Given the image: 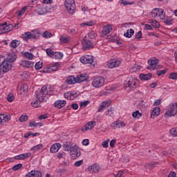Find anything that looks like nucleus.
Returning <instances> with one entry per match:
<instances>
[{"instance_id": "1", "label": "nucleus", "mask_w": 177, "mask_h": 177, "mask_svg": "<svg viewBox=\"0 0 177 177\" xmlns=\"http://www.w3.org/2000/svg\"><path fill=\"white\" fill-rule=\"evenodd\" d=\"M10 68H12L10 62L6 61L5 57L0 56V71L3 73H8Z\"/></svg>"}, {"instance_id": "2", "label": "nucleus", "mask_w": 177, "mask_h": 177, "mask_svg": "<svg viewBox=\"0 0 177 177\" xmlns=\"http://www.w3.org/2000/svg\"><path fill=\"white\" fill-rule=\"evenodd\" d=\"M64 6L70 15L75 13V1L74 0H66Z\"/></svg>"}, {"instance_id": "3", "label": "nucleus", "mask_w": 177, "mask_h": 177, "mask_svg": "<svg viewBox=\"0 0 177 177\" xmlns=\"http://www.w3.org/2000/svg\"><path fill=\"white\" fill-rule=\"evenodd\" d=\"M102 85H104V78L103 77H96L93 80L92 86L94 88H101Z\"/></svg>"}, {"instance_id": "4", "label": "nucleus", "mask_w": 177, "mask_h": 177, "mask_svg": "<svg viewBox=\"0 0 177 177\" xmlns=\"http://www.w3.org/2000/svg\"><path fill=\"white\" fill-rule=\"evenodd\" d=\"M22 38L24 41H28V39H38L39 38V33H30V32H26L22 35Z\"/></svg>"}, {"instance_id": "5", "label": "nucleus", "mask_w": 177, "mask_h": 177, "mask_svg": "<svg viewBox=\"0 0 177 177\" xmlns=\"http://www.w3.org/2000/svg\"><path fill=\"white\" fill-rule=\"evenodd\" d=\"M93 60V56L91 55H86L80 57V62L83 64H91V66H95V62Z\"/></svg>"}, {"instance_id": "6", "label": "nucleus", "mask_w": 177, "mask_h": 177, "mask_svg": "<svg viewBox=\"0 0 177 177\" xmlns=\"http://www.w3.org/2000/svg\"><path fill=\"white\" fill-rule=\"evenodd\" d=\"M82 49L83 50H89V49H92V48H95V44L91 41V40H88L86 37L84 39V40L82 41Z\"/></svg>"}, {"instance_id": "7", "label": "nucleus", "mask_w": 177, "mask_h": 177, "mask_svg": "<svg viewBox=\"0 0 177 177\" xmlns=\"http://www.w3.org/2000/svg\"><path fill=\"white\" fill-rule=\"evenodd\" d=\"M158 63H160V61L158 59L153 58L148 61V64H149V66H147L148 70H157L158 68Z\"/></svg>"}, {"instance_id": "8", "label": "nucleus", "mask_w": 177, "mask_h": 177, "mask_svg": "<svg viewBox=\"0 0 177 177\" xmlns=\"http://www.w3.org/2000/svg\"><path fill=\"white\" fill-rule=\"evenodd\" d=\"M70 153L72 160H77V158L81 156V152L78 151V147L77 146H72L70 149Z\"/></svg>"}, {"instance_id": "9", "label": "nucleus", "mask_w": 177, "mask_h": 177, "mask_svg": "<svg viewBox=\"0 0 177 177\" xmlns=\"http://www.w3.org/2000/svg\"><path fill=\"white\" fill-rule=\"evenodd\" d=\"M120 64H121V61L117 59H111L107 63V66L109 68H115L117 67H120Z\"/></svg>"}, {"instance_id": "10", "label": "nucleus", "mask_w": 177, "mask_h": 177, "mask_svg": "<svg viewBox=\"0 0 177 177\" xmlns=\"http://www.w3.org/2000/svg\"><path fill=\"white\" fill-rule=\"evenodd\" d=\"M96 125L95 121H91L88 122L84 127L82 128V131L83 132H85V131H91L95 128V126Z\"/></svg>"}, {"instance_id": "11", "label": "nucleus", "mask_w": 177, "mask_h": 177, "mask_svg": "<svg viewBox=\"0 0 177 177\" xmlns=\"http://www.w3.org/2000/svg\"><path fill=\"white\" fill-rule=\"evenodd\" d=\"M35 11L36 12V13H37V15H46V13H48V10H46V8H45L44 6L41 5H37L36 8L35 9Z\"/></svg>"}, {"instance_id": "12", "label": "nucleus", "mask_w": 177, "mask_h": 177, "mask_svg": "<svg viewBox=\"0 0 177 177\" xmlns=\"http://www.w3.org/2000/svg\"><path fill=\"white\" fill-rule=\"evenodd\" d=\"M113 31V28L111 27V25L108 24L103 27V30L102 31L101 37H104L108 34H110Z\"/></svg>"}, {"instance_id": "13", "label": "nucleus", "mask_w": 177, "mask_h": 177, "mask_svg": "<svg viewBox=\"0 0 177 177\" xmlns=\"http://www.w3.org/2000/svg\"><path fill=\"white\" fill-rule=\"evenodd\" d=\"M39 93H41V95H48L49 96H52V95H53L52 93V90H50V88H48V86H42L41 90L39 91Z\"/></svg>"}, {"instance_id": "14", "label": "nucleus", "mask_w": 177, "mask_h": 177, "mask_svg": "<svg viewBox=\"0 0 177 177\" xmlns=\"http://www.w3.org/2000/svg\"><path fill=\"white\" fill-rule=\"evenodd\" d=\"M26 177H42V173L38 171H31L26 175Z\"/></svg>"}, {"instance_id": "15", "label": "nucleus", "mask_w": 177, "mask_h": 177, "mask_svg": "<svg viewBox=\"0 0 177 177\" xmlns=\"http://www.w3.org/2000/svg\"><path fill=\"white\" fill-rule=\"evenodd\" d=\"M62 147V144L55 143L53 145L50 149V153H57L59 151V149Z\"/></svg>"}, {"instance_id": "16", "label": "nucleus", "mask_w": 177, "mask_h": 177, "mask_svg": "<svg viewBox=\"0 0 177 177\" xmlns=\"http://www.w3.org/2000/svg\"><path fill=\"white\" fill-rule=\"evenodd\" d=\"M88 80V74H81L76 77V80L77 82H84V81H86Z\"/></svg>"}, {"instance_id": "17", "label": "nucleus", "mask_w": 177, "mask_h": 177, "mask_svg": "<svg viewBox=\"0 0 177 177\" xmlns=\"http://www.w3.org/2000/svg\"><path fill=\"white\" fill-rule=\"evenodd\" d=\"M66 100H58L55 102V107H56V109H62V107L66 106Z\"/></svg>"}, {"instance_id": "18", "label": "nucleus", "mask_w": 177, "mask_h": 177, "mask_svg": "<svg viewBox=\"0 0 177 177\" xmlns=\"http://www.w3.org/2000/svg\"><path fill=\"white\" fill-rule=\"evenodd\" d=\"M31 156L30 153H22L14 157L15 160H26V158H28Z\"/></svg>"}, {"instance_id": "19", "label": "nucleus", "mask_w": 177, "mask_h": 177, "mask_svg": "<svg viewBox=\"0 0 177 177\" xmlns=\"http://www.w3.org/2000/svg\"><path fill=\"white\" fill-rule=\"evenodd\" d=\"M22 67H27L28 68H32L34 67V62L30 61H22L21 62Z\"/></svg>"}, {"instance_id": "20", "label": "nucleus", "mask_w": 177, "mask_h": 177, "mask_svg": "<svg viewBox=\"0 0 177 177\" xmlns=\"http://www.w3.org/2000/svg\"><path fill=\"white\" fill-rule=\"evenodd\" d=\"M152 74L151 73H148V74H143L141 73L140 74V79L142 80V81H149L150 80H151V77H152Z\"/></svg>"}, {"instance_id": "21", "label": "nucleus", "mask_w": 177, "mask_h": 177, "mask_svg": "<svg viewBox=\"0 0 177 177\" xmlns=\"http://www.w3.org/2000/svg\"><path fill=\"white\" fill-rule=\"evenodd\" d=\"M89 172H99V165L94 164L88 167Z\"/></svg>"}, {"instance_id": "22", "label": "nucleus", "mask_w": 177, "mask_h": 177, "mask_svg": "<svg viewBox=\"0 0 177 177\" xmlns=\"http://www.w3.org/2000/svg\"><path fill=\"white\" fill-rule=\"evenodd\" d=\"M111 127L112 128H122L125 127V124H124V122H114L111 123Z\"/></svg>"}, {"instance_id": "23", "label": "nucleus", "mask_w": 177, "mask_h": 177, "mask_svg": "<svg viewBox=\"0 0 177 177\" xmlns=\"http://www.w3.org/2000/svg\"><path fill=\"white\" fill-rule=\"evenodd\" d=\"M109 102L105 101L104 102H102L100 107L98 108V111L99 113H102V111H103L104 110H106L107 109V107H109Z\"/></svg>"}, {"instance_id": "24", "label": "nucleus", "mask_w": 177, "mask_h": 177, "mask_svg": "<svg viewBox=\"0 0 177 177\" xmlns=\"http://www.w3.org/2000/svg\"><path fill=\"white\" fill-rule=\"evenodd\" d=\"M66 84L68 85H73L74 84H77V78L74 77V76H70L67 78L66 81Z\"/></svg>"}, {"instance_id": "25", "label": "nucleus", "mask_w": 177, "mask_h": 177, "mask_svg": "<svg viewBox=\"0 0 177 177\" xmlns=\"http://www.w3.org/2000/svg\"><path fill=\"white\" fill-rule=\"evenodd\" d=\"M157 115H160V107L156 106L151 112V118H154L157 117Z\"/></svg>"}, {"instance_id": "26", "label": "nucleus", "mask_w": 177, "mask_h": 177, "mask_svg": "<svg viewBox=\"0 0 177 177\" xmlns=\"http://www.w3.org/2000/svg\"><path fill=\"white\" fill-rule=\"evenodd\" d=\"M59 63H56L55 65L50 66L48 68L47 73H52V71H57L59 67Z\"/></svg>"}, {"instance_id": "27", "label": "nucleus", "mask_w": 177, "mask_h": 177, "mask_svg": "<svg viewBox=\"0 0 177 177\" xmlns=\"http://www.w3.org/2000/svg\"><path fill=\"white\" fill-rule=\"evenodd\" d=\"M63 147L65 151H69V150L73 147V144L71 142L67 141L64 144Z\"/></svg>"}, {"instance_id": "28", "label": "nucleus", "mask_w": 177, "mask_h": 177, "mask_svg": "<svg viewBox=\"0 0 177 177\" xmlns=\"http://www.w3.org/2000/svg\"><path fill=\"white\" fill-rule=\"evenodd\" d=\"M17 58V57L15 55V54H9L7 57V62L13 63V62L16 61Z\"/></svg>"}, {"instance_id": "29", "label": "nucleus", "mask_w": 177, "mask_h": 177, "mask_svg": "<svg viewBox=\"0 0 177 177\" xmlns=\"http://www.w3.org/2000/svg\"><path fill=\"white\" fill-rule=\"evenodd\" d=\"M22 55L24 57H26V59H28V60H32V59H34V55L29 52L22 53Z\"/></svg>"}, {"instance_id": "30", "label": "nucleus", "mask_w": 177, "mask_h": 177, "mask_svg": "<svg viewBox=\"0 0 177 177\" xmlns=\"http://www.w3.org/2000/svg\"><path fill=\"white\" fill-rule=\"evenodd\" d=\"M60 42L62 44H68V42H70V37L64 35L60 37Z\"/></svg>"}, {"instance_id": "31", "label": "nucleus", "mask_w": 177, "mask_h": 177, "mask_svg": "<svg viewBox=\"0 0 177 177\" xmlns=\"http://www.w3.org/2000/svg\"><path fill=\"white\" fill-rule=\"evenodd\" d=\"M127 85L129 88H133L136 85V82L131 77L128 80Z\"/></svg>"}, {"instance_id": "32", "label": "nucleus", "mask_w": 177, "mask_h": 177, "mask_svg": "<svg viewBox=\"0 0 177 177\" xmlns=\"http://www.w3.org/2000/svg\"><path fill=\"white\" fill-rule=\"evenodd\" d=\"M8 122V115L5 114H0V125L1 124H5Z\"/></svg>"}, {"instance_id": "33", "label": "nucleus", "mask_w": 177, "mask_h": 177, "mask_svg": "<svg viewBox=\"0 0 177 177\" xmlns=\"http://www.w3.org/2000/svg\"><path fill=\"white\" fill-rule=\"evenodd\" d=\"M133 34H135V30H133V29H130L127 30V32L124 34V36L126 37V38H131Z\"/></svg>"}, {"instance_id": "34", "label": "nucleus", "mask_w": 177, "mask_h": 177, "mask_svg": "<svg viewBox=\"0 0 177 177\" xmlns=\"http://www.w3.org/2000/svg\"><path fill=\"white\" fill-rule=\"evenodd\" d=\"M19 45H20V41L16 39L12 40L10 44V46H11V48H17Z\"/></svg>"}, {"instance_id": "35", "label": "nucleus", "mask_w": 177, "mask_h": 177, "mask_svg": "<svg viewBox=\"0 0 177 177\" xmlns=\"http://www.w3.org/2000/svg\"><path fill=\"white\" fill-rule=\"evenodd\" d=\"M152 17H157L160 15V8H154L151 12Z\"/></svg>"}, {"instance_id": "36", "label": "nucleus", "mask_w": 177, "mask_h": 177, "mask_svg": "<svg viewBox=\"0 0 177 177\" xmlns=\"http://www.w3.org/2000/svg\"><path fill=\"white\" fill-rule=\"evenodd\" d=\"M21 92H23V93H27L28 92V85L24 84L21 86Z\"/></svg>"}, {"instance_id": "37", "label": "nucleus", "mask_w": 177, "mask_h": 177, "mask_svg": "<svg viewBox=\"0 0 177 177\" xmlns=\"http://www.w3.org/2000/svg\"><path fill=\"white\" fill-rule=\"evenodd\" d=\"M95 24V22L93 21H86L80 24L81 27H85V26H88V27H91V26H93Z\"/></svg>"}, {"instance_id": "38", "label": "nucleus", "mask_w": 177, "mask_h": 177, "mask_svg": "<svg viewBox=\"0 0 177 177\" xmlns=\"http://www.w3.org/2000/svg\"><path fill=\"white\" fill-rule=\"evenodd\" d=\"M156 163L155 162H151V163H147L144 165L145 168H146V169H153V168H154V165Z\"/></svg>"}, {"instance_id": "39", "label": "nucleus", "mask_w": 177, "mask_h": 177, "mask_svg": "<svg viewBox=\"0 0 177 177\" xmlns=\"http://www.w3.org/2000/svg\"><path fill=\"white\" fill-rule=\"evenodd\" d=\"M158 17L160 18L161 20H164V19H165V12H164V10H162V8H160Z\"/></svg>"}, {"instance_id": "40", "label": "nucleus", "mask_w": 177, "mask_h": 177, "mask_svg": "<svg viewBox=\"0 0 177 177\" xmlns=\"http://www.w3.org/2000/svg\"><path fill=\"white\" fill-rule=\"evenodd\" d=\"M88 37L91 38V39H95L96 37H97V34L93 31H91L88 33Z\"/></svg>"}, {"instance_id": "41", "label": "nucleus", "mask_w": 177, "mask_h": 177, "mask_svg": "<svg viewBox=\"0 0 177 177\" xmlns=\"http://www.w3.org/2000/svg\"><path fill=\"white\" fill-rule=\"evenodd\" d=\"M149 23H151V24H152L153 27L155 28H160V23H158V21L151 19Z\"/></svg>"}, {"instance_id": "42", "label": "nucleus", "mask_w": 177, "mask_h": 177, "mask_svg": "<svg viewBox=\"0 0 177 177\" xmlns=\"http://www.w3.org/2000/svg\"><path fill=\"white\" fill-rule=\"evenodd\" d=\"M31 104H32V107H35V109H37V107H41V102H39L38 100L32 102Z\"/></svg>"}, {"instance_id": "43", "label": "nucleus", "mask_w": 177, "mask_h": 177, "mask_svg": "<svg viewBox=\"0 0 177 177\" xmlns=\"http://www.w3.org/2000/svg\"><path fill=\"white\" fill-rule=\"evenodd\" d=\"M52 35V32L49 31H45L42 34V37H44V38H51Z\"/></svg>"}, {"instance_id": "44", "label": "nucleus", "mask_w": 177, "mask_h": 177, "mask_svg": "<svg viewBox=\"0 0 177 177\" xmlns=\"http://www.w3.org/2000/svg\"><path fill=\"white\" fill-rule=\"evenodd\" d=\"M133 118H140L142 117V113H140L139 111H136L132 113Z\"/></svg>"}, {"instance_id": "45", "label": "nucleus", "mask_w": 177, "mask_h": 177, "mask_svg": "<svg viewBox=\"0 0 177 177\" xmlns=\"http://www.w3.org/2000/svg\"><path fill=\"white\" fill-rule=\"evenodd\" d=\"M21 168H23V164H17L15 165L12 167V170L13 171H19V169H21Z\"/></svg>"}, {"instance_id": "46", "label": "nucleus", "mask_w": 177, "mask_h": 177, "mask_svg": "<svg viewBox=\"0 0 177 177\" xmlns=\"http://www.w3.org/2000/svg\"><path fill=\"white\" fill-rule=\"evenodd\" d=\"M64 96L66 99H68L70 100L71 99V96H74V94H73L71 91H68L64 93Z\"/></svg>"}, {"instance_id": "47", "label": "nucleus", "mask_w": 177, "mask_h": 177, "mask_svg": "<svg viewBox=\"0 0 177 177\" xmlns=\"http://www.w3.org/2000/svg\"><path fill=\"white\" fill-rule=\"evenodd\" d=\"M43 146L41 144L37 145L35 147H33L31 150H34V151H38L39 150H41Z\"/></svg>"}, {"instance_id": "48", "label": "nucleus", "mask_w": 177, "mask_h": 177, "mask_svg": "<svg viewBox=\"0 0 177 177\" xmlns=\"http://www.w3.org/2000/svg\"><path fill=\"white\" fill-rule=\"evenodd\" d=\"M10 26L12 25H7L1 28V30L4 31V32H9L12 29L10 28Z\"/></svg>"}, {"instance_id": "49", "label": "nucleus", "mask_w": 177, "mask_h": 177, "mask_svg": "<svg viewBox=\"0 0 177 177\" xmlns=\"http://www.w3.org/2000/svg\"><path fill=\"white\" fill-rule=\"evenodd\" d=\"M7 100L8 102H12L13 100H15V95L12 93H10L7 96Z\"/></svg>"}, {"instance_id": "50", "label": "nucleus", "mask_w": 177, "mask_h": 177, "mask_svg": "<svg viewBox=\"0 0 177 177\" xmlns=\"http://www.w3.org/2000/svg\"><path fill=\"white\" fill-rule=\"evenodd\" d=\"M28 120V116H27V115H21V117H19V121L20 122H26V121H27Z\"/></svg>"}, {"instance_id": "51", "label": "nucleus", "mask_w": 177, "mask_h": 177, "mask_svg": "<svg viewBox=\"0 0 177 177\" xmlns=\"http://www.w3.org/2000/svg\"><path fill=\"white\" fill-rule=\"evenodd\" d=\"M113 109L111 108L109 109H107V111H105V115L106 117H111V115H113Z\"/></svg>"}, {"instance_id": "52", "label": "nucleus", "mask_w": 177, "mask_h": 177, "mask_svg": "<svg viewBox=\"0 0 177 177\" xmlns=\"http://www.w3.org/2000/svg\"><path fill=\"white\" fill-rule=\"evenodd\" d=\"M46 54L48 55V56H50V57H52V56H55V53L53 52V50H52V49L50 48H47L46 50Z\"/></svg>"}, {"instance_id": "53", "label": "nucleus", "mask_w": 177, "mask_h": 177, "mask_svg": "<svg viewBox=\"0 0 177 177\" xmlns=\"http://www.w3.org/2000/svg\"><path fill=\"white\" fill-rule=\"evenodd\" d=\"M167 71H168V70H167V69H164L162 71H158L157 75H158V77H161V75H164L165 74H166Z\"/></svg>"}, {"instance_id": "54", "label": "nucleus", "mask_w": 177, "mask_h": 177, "mask_svg": "<svg viewBox=\"0 0 177 177\" xmlns=\"http://www.w3.org/2000/svg\"><path fill=\"white\" fill-rule=\"evenodd\" d=\"M54 56L55 59H62L63 57V53H54Z\"/></svg>"}, {"instance_id": "55", "label": "nucleus", "mask_w": 177, "mask_h": 177, "mask_svg": "<svg viewBox=\"0 0 177 177\" xmlns=\"http://www.w3.org/2000/svg\"><path fill=\"white\" fill-rule=\"evenodd\" d=\"M35 70H41V68H42V62H39L36 63L35 65Z\"/></svg>"}, {"instance_id": "56", "label": "nucleus", "mask_w": 177, "mask_h": 177, "mask_svg": "<svg viewBox=\"0 0 177 177\" xmlns=\"http://www.w3.org/2000/svg\"><path fill=\"white\" fill-rule=\"evenodd\" d=\"M169 78H170V80H177V73H170Z\"/></svg>"}, {"instance_id": "57", "label": "nucleus", "mask_w": 177, "mask_h": 177, "mask_svg": "<svg viewBox=\"0 0 177 177\" xmlns=\"http://www.w3.org/2000/svg\"><path fill=\"white\" fill-rule=\"evenodd\" d=\"M110 141V140H104L102 142V147H104V149H107V147H109V142Z\"/></svg>"}, {"instance_id": "58", "label": "nucleus", "mask_w": 177, "mask_h": 177, "mask_svg": "<svg viewBox=\"0 0 177 177\" xmlns=\"http://www.w3.org/2000/svg\"><path fill=\"white\" fill-rule=\"evenodd\" d=\"M170 133L172 136H177V128L171 129L170 130Z\"/></svg>"}, {"instance_id": "59", "label": "nucleus", "mask_w": 177, "mask_h": 177, "mask_svg": "<svg viewBox=\"0 0 177 177\" xmlns=\"http://www.w3.org/2000/svg\"><path fill=\"white\" fill-rule=\"evenodd\" d=\"M164 23L167 26H171L172 24V19H164Z\"/></svg>"}, {"instance_id": "60", "label": "nucleus", "mask_w": 177, "mask_h": 177, "mask_svg": "<svg viewBox=\"0 0 177 177\" xmlns=\"http://www.w3.org/2000/svg\"><path fill=\"white\" fill-rule=\"evenodd\" d=\"M64 157H66V153L59 152L57 153V158H64Z\"/></svg>"}, {"instance_id": "61", "label": "nucleus", "mask_w": 177, "mask_h": 177, "mask_svg": "<svg viewBox=\"0 0 177 177\" xmlns=\"http://www.w3.org/2000/svg\"><path fill=\"white\" fill-rule=\"evenodd\" d=\"M84 164V161L82 160L77 161L75 162L74 165L75 167H81Z\"/></svg>"}, {"instance_id": "62", "label": "nucleus", "mask_w": 177, "mask_h": 177, "mask_svg": "<svg viewBox=\"0 0 177 177\" xmlns=\"http://www.w3.org/2000/svg\"><path fill=\"white\" fill-rule=\"evenodd\" d=\"M142 38V31H138L136 35V39H140Z\"/></svg>"}, {"instance_id": "63", "label": "nucleus", "mask_w": 177, "mask_h": 177, "mask_svg": "<svg viewBox=\"0 0 177 177\" xmlns=\"http://www.w3.org/2000/svg\"><path fill=\"white\" fill-rule=\"evenodd\" d=\"M160 104H161V99L156 100L153 103V106H160Z\"/></svg>"}, {"instance_id": "64", "label": "nucleus", "mask_w": 177, "mask_h": 177, "mask_svg": "<svg viewBox=\"0 0 177 177\" xmlns=\"http://www.w3.org/2000/svg\"><path fill=\"white\" fill-rule=\"evenodd\" d=\"M122 174H124V171H119L117 174H113L115 177H121L122 176Z\"/></svg>"}]
</instances>
